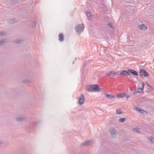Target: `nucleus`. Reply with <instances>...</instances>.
Segmentation results:
<instances>
[{"mask_svg":"<svg viewBox=\"0 0 154 154\" xmlns=\"http://www.w3.org/2000/svg\"><path fill=\"white\" fill-rule=\"evenodd\" d=\"M87 90L90 92H100L101 89L96 84L91 85L87 87Z\"/></svg>","mask_w":154,"mask_h":154,"instance_id":"f257e3e1","label":"nucleus"},{"mask_svg":"<svg viewBox=\"0 0 154 154\" xmlns=\"http://www.w3.org/2000/svg\"><path fill=\"white\" fill-rule=\"evenodd\" d=\"M84 27L83 24H79L75 27V29L76 32L78 34H80L84 30Z\"/></svg>","mask_w":154,"mask_h":154,"instance_id":"f03ea898","label":"nucleus"},{"mask_svg":"<svg viewBox=\"0 0 154 154\" xmlns=\"http://www.w3.org/2000/svg\"><path fill=\"white\" fill-rule=\"evenodd\" d=\"M143 75L145 77H147L149 75V74L145 70L140 69L139 70V75L141 77H142Z\"/></svg>","mask_w":154,"mask_h":154,"instance_id":"7ed1b4c3","label":"nucleus"},{"mask_svg":"<svg viewBox=\"0 0 154 154\" xmlns=\"http://www.w3.org/2000/svg\"><path fill=\"white\" fill-rule=\"evenodd\" d=\"M78 103L80 105L84 103V97L83 94H82L79 97Z\"/></svg>","mask_w":154,"mask_h":154,"instance_id":"20e7f679","label":"nucleus"},{"mask_svg":"<svg viewBox=\"0 0 154 154\" xmlns=\"http://www.w3.org/2000/svg\"><path fill=\"white\" fill-rule=\"evenodd\" d=\"M109 132L113 137H116V130L114 128H111L110 129Z\"/></svg>","mask_w":154,"mask_h":154,"instance_id":"39448f33","label":"nucleus"},{"mask_svg":"<svg viewBox=\"0 0 154 154\" xmlns=\"http://www.w3.org/2000/svg\"><path fill=\"white\" fill-rule=\"evenodd\" d=\"M117 73L114 71H111L106 74V76H108L110 77H114L115 75H117Z\"/></svg>","mask_w":154,"mask_h":154,"instance_id":"423d86ee","label":"nucleus"},{"mask_svg":"<svg viewBox=\"0 0 154 154\" xmlns=\"http://www.w3.org/2000/svg\"><path fill=\"white\" fill-rule=\"evenodd\" d=\"M92 143L93 141L92 140H89L87 141H86L85 142L82 143L81 144V146H83L85 145H88L91 143Z\"/></svg>","mask_w":154,"mask_h":154,"instance_id":"0eeeda50","label":"nucleus"},{"mask_svg":"<svg viewBox=\"0 0 154 154\" xmlns=\"http://www.w3.org/2000/svg\"><path fill=\"white\" fill-rule=\"evenodd\" d=\"M128 71L129 73L132 74L133 75H138V73L136 71L133 69H129L128 70Z\"/></svg>","mask_w":154,"mask_h":154,"instance_id":"6e6552de","label":"nucleus"},{"mask_svg":"<svg viewBox=\"0 0 154 154\" xmlns=\"http://www.w3.org/2000/svg\"><path fill=\"white\" fill-rule=\"evenodd\" d=\"M120 75H131L129 73L128 71L123 70L120 73Z\"/></svg>","mask_w":154,"mask_h":154,"instance_id":"1a4fd4ad","label":"nucleus"},{"mask_svg":"<svg viewBox=\"0 0 154 154\" xmlns=\"http://www.w3.org/2000/svg\"><path fill=\"white\" fill-rule=\"evenodd\" d=\"M64 35L62 33H60L59 35V40L60 42L63 41L64 40Z\"/></svg>","mask_w":154,"mask_h":154,"instance_id":"9d476101","label":"nucleus"},{"mask_svg":"<svg viewBox=\"0 0 154 154\" xmlns=\"http://www.w3.org/2000/svg\"><path fill=\"white\" fill-rule=\"evenodd\" d=\"M138 27L139 29L142 30H145L146 29V26L143 24H142L140 25H139Z\"/></svg>","mask_w":154,"mask_h":154,"instance_id":"9b49d317","label":"nucleus"},{"mask_svg":"<svg viewBox=\"0 0 154 154\" xmlns=\"http://www.w3.org/2000/svg\"><path fill=\"white\" fill-rule=\"evenodd\" d=\"M143 89H142L141 88H137L135 91L133 92V94L134 95L135 94L137 93H140L143 92Z\"/></svg>","mask_w":154,"mask_h":154,"instance_id":"f8f14e48","label":"nucleus"},{"mask_svg":"<svg viewBox=\"0 0 154 154\" xmlns=\"http://www.w3.org/2000/svg\"><path fill=\"white\" fill-rule=\"evenodd\" d=\"M116 96L119 98H122L125 96V94L124 93H119Z\"/></svg>","mask_w":154,"mask_h":154,"instance_id":"ddd939ff","label":"nucleus"},{"mask_svg":"<svg viewBox=\"0 0 154 154\" xmlns=\"http://www.w3.org/2000/svg\"><path fill=\"white\" fill-rule=\"evenodd\" d=\"M24 118L22 117H19L17 118L16 119V121L17 122H21L23 121Z\"/></svg>","mask_w":154,"mask_h":154,"instance_id":"4468645a","label":"nucleus"},{"mask_svg":"<svg viewBox=\"0 0 154 154\" xmlns=\"http://www.w3.org/2000/svg\"><path fill=\"white\" fill-rule=\"evenodd\" d=\"M147 139L148 140L150 141L151 143H154V138L151 137H148Z\"/></svg>","mask_w":154,"mask_h":154,"instance_id":"2eb2a0df","label":"nucleus"},{"mask_svg":"<svg viewBox=\"0 0 154 154\" xmlns=\"http://www.w3.org/2000/svg\"><path fill=\"white\" fill-rule=\"evenodd\" d=\"M106 96L108 98H115V96L111 95L110 94H106Z\"/></svg>","mask_w":154,"mask_h":154,"instance_id":"dca6fc26","label":"nucleus"},{"mask_svg":"<svg viewBox=\"0 0 154 154\" xmlns=\"http://www.w3.org/2000/svg\"><path fill=\"white\" fill-rule=\"evenodd\" d=\"M22 41L20 39H16V40L14 42L17 44H19L21 43Z\"/></svg>","mask_w":154,"mask_h":154,"instance_id":"f3484780","label":"nucleus"},{"mask_svg":"<svg viewBox=\"0 0 154 154\" xmlns=\"http://www.w3.org/2000/svg\"><path fill=\"white\" fill-rule=\"evenodd\" d=\"M86 14L87 17L90 18L91 16V14L88 11H86Z\"/></svg>","mask_w":154,"mask_h":154,"instance_id":"a211bd4d","label":"nucleus"},{"mask_svg":"<svg viewBox=\"0 0 154 154\" xmlns=\"http://www.w3.org/2000/svg\"><path fill=\"white\" fill-rule=\"evenodd\" d=\"M134 131L135 132L140 133V132L139 131V129L138 128H133Z\"/></svg>","mask_w":154,"mask_h":154,"instance_id":"6ab92c4d","label":"nucleus"},{"mask_svg":"<svg viewBox=\"0 0 154 154\" xmlns=\"http://www.w3.org/2000/svg\"><path fill=\"white\" fill-rule=\"evenodd\" d=\"M126 120L125 118H121L119 119V122H125Z\"/></svg>","mask_w":154,"mask_h":154,"instance_id":"aec40b11","label":"nucleus"},{"mask_svg":"<svg viewBox=\"0 0 154 154\" xmlns=\"http://www.w3.org/2000/svg\"><path fill=\"white\" fill-rule=\"evenodd\" d=\"M16 21V19H11L10 21H9V22L11 23H15Z\"/></svg>","mask_w":154,"mask_h":154,"instance_id":"412c9836","label":"nucleus"},{"mask_svg":"<svg viewBox=\"0 0 154 154\" xmlns=\"http://www.w3.org/2000/svg\"><path fill=\"white\" fill-rule=\"evenodd\" d=\"M122 113H123V112H121L120 109H116V113L117 114H120Z\"/></svg>","mask_w":154,"mask_h":154,"instance_id":"4be33fe9","label":"nucleus"},{"mask_svg":"<svg viewBox=\"0 0 154 154\" xmlns=\"http://www.w3.org/2000/svg\"><path fill=\"white\" fill-rule=\"evenodd\" d=\"M5 40L4 39L0 41V45H1L5 43Z\"/></svg>","mask_w":154,"mask_h":154,"instance_id":"5701e85b","label":"nucleus"},{"mask_svg":"<svg viewBox=\"0 0 154 154\" xmlns=\"http://www.w3.org/2000/svg\"><path fill=\"white\" fill-rule=\"evenodd\" d=\"M136 109L138 111L140 112L141 113H143V111L142 110H141V109H139L138 108V107L136 108Z\"/></svg>","mask_w":154,"mask_h":154,"instance_id":"b1692460","label":"nucleus"},{"mask_svg":"<svg viewBox=\"0 0 154 154\" xmlns=\"http://www.w3.org/2000/svg\"><path fill=\"white\" fill-rule=\"evenodd\" d=\"M5 35V33L3 31H1L0 32V36H4Z\"/></svg>","mask_w":154,"mask_h":154,"instance_id":"393cba45","label":"nucleus"},{"mask_svg":"<svg viewBox=\"0 0 154 154\" xmlns=\"http://www.w3.org/2000/svg\"><path fill=\"white\" fill-rule=\"evenodd\" d=\"M148 89L149 90V91H150L152 90V88L150 86H149Z\"/></svg>","mask_w":154,"mask_h":154,"instance_id":"a878e982","label":"nucleus"},{"mask_svg":"<svg viewBox=\"0 0 154 154\" xmlns=\"http://www.w3.org/2000/svg\"><path fill=\"white\" fill-rule=\"evenodd\" d=\"M107 25L109 27L112 28V25L111 23H109L107 24Z\"/></svg>","mask_w":154,"mask_h":154,"instance_id":"bb28decb","label":"nucleus"},{"mask_svg":"<svg viewBox=\"0 0 154 154\" xmlns=\"http://www.w3.org/2000/svg\"><path fill=\"white\" fill-rule=\"evenodd\" d=\"M125 96L126 97L127 99H128L129 97H130V96L126 94H125Z\"/></svg>","mask_w":154,"mask_h":154,"instance_id":"cd10ccee","label":"nucleus"},{"mask_svg":"<svg viewBox=\"0 0 154 154\" xmlns=\"http://www.w3.org/2000/svg\"><path fill=\"white\" fill-rule=\"evenodd\" d=\"M144 86V84L143 82H142V87L141 88L143 90Z\"/></svg>","mask_w":154,"mask_h":154,"instance_id":"c85d7f7f","label":"nucleus"},{"mask_svg":"<svg viewBox=\"0 0 154 154\" xmlns=\"http://www.w3.org/2000/svg\"><path fill=\"white\" fill-rule=\"evenodd\" d=\"M35 22H33L32 24V26L33 27H35Z\"/></svg>","mask_w":154,"mask_h":154,"instance_id":"c756f323","label":"nucleus"},{"mask_svg":"<svg viewBox=\"0 0 154 154\" xmlns=\"http://www.w3.org/2000/svg\"><path fill=\"white\" fill-rule=\"evenodd\" d=\"M3 143V142L2 141L0 140V144H1Z\"/></svg>","mask_w":154,"mask_h":154,"instance_id":"7c9ffc66","label":"nucleus"}]
</instances>
